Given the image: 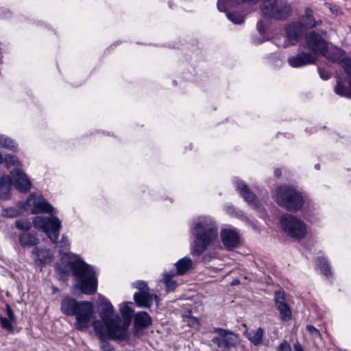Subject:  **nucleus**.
<instances>
[{
	"label": "nucleus",
	"instance_id": "ea45409f",
	"mask_svg": "<svg viewBox=\"0 0 351 351\" xmlns=\"http://www.w3.org/2000/svg\"><path fill=\"white\" fill-rule=\"evenodd\" d=\"M227 0H226V3L222 0H219L217 2V8L220 12H225L226 13L228 12L227 10V7L231 8L228 5Z\"/></svg>",
	"mask_w": 351,
	"mask_h": 351
},
{
	"label": "nucleus",
	"instance_id": "473e14b6",
	"mask_svg": "<svg viewBox=\"0 0 351 351\" xmlns=\"http://www.w3.org/2000/svg\"><path fill=\"white\" fill-rule=\"evenodd\" d=\"M348 79L351 77V58H346L341 64Z\"/></svg>",
	"mask_w": 351,
	"mask_h": 351
},
{
	"label": "nucleus",
	"instance_id": "ddd939ff",
	"mask_svg": "<svg viewBox=\"0 0 351 351\" xmlns=\"http://www.w3.org/2000/svg\"><path fill=\"white\" fill-rule=\"evenodd\" d=\"M285 31L289 43L293 45L299 42L306 29L298 21H294L287 25Z\"/></svg>",
	"mask_w": 351,
	"mask_h": 351
},
{
	"label": "nucleus",
	"instance_id": "8fccbe9b",
	"mask_svg": "<svg viewBox=\"0 0 351 351\" xmlns=\"http://www.w3.org/2000/svg\"><path fill=\"white\" fill-rule=\"evenodd\" d=\"M239 283H240V281L239 279H234L232 281L231 285H239Z\"/></svg>",
	"mask_w": 351,
	"mask_h": 351
},
{
	"label": "nucleus",
	"instance_id": "603ef678",
	"mask_svg": "<svg viewBox=\"0 0 351 351\" xmlns=\"http://www.w3.org/2000/svg\"><path fill=\"white\" fill-rule=\"evenodd\" d=\"M315 168L316 169L319 170V169H320V165H319V164H316V165H315Z\"/></svg>",
	"mask_w": 351,
	"mask_h": 351
},
{
	"label": "nucleus",
	"instance_id": "f257e3e1",
	"mask_svg": "<svg viewBox=\"0 0 351 351\" xmlns=\"http://www.w3.org/2000/svg\"><path fill=\"white\" fill-rule=\"evenodd\" d=\"M101 308L99 312L101 320H95L93 326L100 340L101 351H114L113 347L106 340L112 339L124 341L128 338L127 329L129 324L121 325L119 316L114 313L112 304L106 299L101 301Z\"/></svg>",
	"mask_w": 351,
	"mask_h": 351
},
{
	"label": "nucleus",
	"instance_id": "f704fd0d",
	"mask_svg": "<svg viewBox=\"0 0 351 351\" xmlns=\"http://www.w3.org/2000/svg\"><path fill=\"white\" fill-rule=\"evenodd\" d=\"M10 320L7 319L6 317H3L0 316V324L2 327L10 332H14V327L10 322Z\"/></svg>",
	"mask_w": 351,
	"mask_h": 351
},
{
	"label": "nucleus",
	"instance_id": "f3484780",
	"mask_svg": "<svg viewBox=\"0 0 351 351\" xmlns=\"http://www.w3.org/2000/svg\"><path fill=\"white\" fill-rule=\"evenodd\" d=\"M34 261L38 266L42 267L50 263L53 259V252L49 249H40L36 247L32 251Z\"/></svg>",
	"mask_w": 351,
	"mask_h": 351
},
{
	"label": "nucleus",
	"instance_id": "f8f14e48",
	"mask_svg": "<svg viewBox=\"0 0 351 351\" xmlns=\"http://www.w3.org/2000/svg\"><path fill=\"white\" fill-rule=\"evenodd\" d=\"M316 57L311 52L300 51L295 56L288 58L289 64L293 68L302 67L306 65L314 64Z\"/></svg>",
	"mask_w": 351,
	"mask_h": 351
},
{
	"label": "nucleus",
	"instance_id": "20e7f679",
	"mask_svg": "<svg viewBox=\"0 0 351 351\" xmlns=\"http://www.w3.org/2000/svg\"><path fill=\"white\" fill-rule=\"evenodd\" d=\"M60 310L66 316H75V328L80 331L86 330L90 326L95 313L92 302H78L69 297L62 301Z\"/></svg>",
	"mask_w": 351,
	"mask_h": 351
},
{
	"label": "nucleus",
	"instance_id": "f03ea898",
	"mask_svg": "<svg viewBox=\"0 0 351 351\" xmlns=\"http://www.w3.org/2000/svg\"><path fill=\"white\" fill-rule=\"evenodd\" d=\"M191 232L195 239L191 245V253L197 256L202 255L218 236L215 221L207 216H201L194 221Z\"/></svg>",
	"mask_w": 351,
	"mask_h": 351
},
{
	"label": "nucleus",
	"instance_id": "c756f323",
	"mask_svg": "<svg viewBox=\"0 0 351 351\" xmlns=\"http://www.w3.org/2000/svg\"><path fill=\"white\" fill-rule=\"evenodd\" d=\"M16 228L21 230H29L32 227V223L26 219H20L15 222Z\"/></svg>",
	"mask_w": 351,
	"mask_h": 351
},
{
	"label": "nucleus",
	"instance_id": "4be33fe9",
	"mask_svg": "<svg viewBox=\"0 0 351 351\" xmlns=\"http://www.w3.org/2000/svg\"><path fill=\"white\" fill-rule=\"evenodd\" d=\"M324 56L328 60L339 64L347 58L345 51L340 48H335L329 51L327 50V53Z\"/></svg>",
	"mask_w": 351,
	"mask_h": 351
},
{
	"label": "nucleus",
	"instance_id": "39448f33",
	"mask_svg": "<svg viewBox=\"0 0 351 351\" xmlns=\"http://www.w3.org/2000/svg\"><path fill=\"white\" fill-rule=\"evenodd\" d=\"M11 176L3 175L0 178V199H6L10 197L11 186L21 193L29 191L32 183L21 168L14 169L10 171Z\"/></svg>",
	"mask_w": 351,
	"mask_h": 351
},
{
	"label": "nucleus",
	"instance_id": "de8ad7c7",
	"mask_svg": "<svg viewBox=\"0 0 351 351\" xmlns=\"http://www.w3.org/2000/svg\"><path fill=\"white\" fill-rule=\"evenodd\" d=\"M282 175V171L280 169H276L274 170V176L276 177V178H280Z\"/></svg>",
	"mask_w": 351,
	"mask_h": 351
},
{
	"label": "nucleus",
	"instance_id": "6e6552de",
	"mask_svg": "<svg viewBox=\"0 0 351 351\" xmlns=\"http://www.w3.org/2000/svg\"><path fill=\"white\" fill-rule=\"evenodd\" d=\"M280 225L283 231L295 239H301L307 233L305 223L291 214H285L281 217Z\"/></svg>",
	"mask_w": 351,
	"mask_h": 351
},
{
	"label": "nucleus",
	"instance_id": "393cba45",
	"mask_svg": "<svg viewBox=\"0 0 351 351\" xmlns=\"http://www.w3.org/2000/svg\"><path fill=\"white\" fill-rule=\"evenodd\" d=\"M192 260L188 257L180 259L176 263L177 274L182 276L186 273L192 267Z\"/></svg>",
	"mask_w": 351,
	"mask_h": 351
},
{
	"label": "nucleus",
	"instance_id": "72a5a7b5",
	"mask_svg": "<svg viewBox=\"0 0 351 351\" xmlns=\"http://www.w3.org/2000/svg\"><path fill=\"white\" fill-rule=\"evenodd\" d=\"M120 312L122 316L124 317L125 319H130L131 317H132L134 311L128 305L125 304L124 306L120 308Z\"/></svg>",
	"mask_w": 351,
	"mask_h": 351
},
{
	"label": "nucleus",
	"instance_id": "c85d7f7f",
	"mask_svg": "<svg viewBox=\"0 0 351 351\" xmlns=\"http://www.w3.org/2000/svg\"><path fill=\"white\" fill-rule=\"evenodd\" d=\"M0 146L11 150H15L16 147L13 140L10 138L3 137V136H0Z\"/></svg>",
	"mask_w": 351,
	"mask_h": 351
},
{
	"label": "nucleus",
	"instance_id": "c03bdc74",
	"mask_svg": "<svg viewBox=\"0 0 351 351\" xmlns=\"http://www.w3.org/2000/svg\"><path fill=\"white\" fill-rule=\"evenodd\" d=\"M256 27H257L258 31L259 32V33L261 34H264L265 33V25H264V23L263 21H261V20L259 21L257 23Z\"/></svg>",
	"mask_w": 351,
	"mask_h": 351
},
{
	"label": "nucleus",
	"instance_id": "423d86ee",
	"mask_svg": "<svg viewBox=\"0 0 351 351\" xmlns=\"http://www.w3.org/2000/svg\"><path fill=\"white\" fill-rule=\"evenodd\" d=\"M276 202L278 206L292 213L299 211L304 204V199L302 193L289 185H282L278 187Z\"/></svg>",
	"mask_w": 351,
	"mask_h": 351
},
{
	"label": "nucleus",
	"instance_id": "864d4df0",
	"mask_svg": "<svg viewBox=\"0 0 351 351\" xmlns=\"http://www.w3.org/2000/svg\"><path fill=\"white\" fill-rule=\"evenodd\" d=\"M3 162L2 155L0 154V164Z\"/></svg>",
	"mask_w": 351,
	"mask_h": 351
},
{
	"label": "nucleus",
	"instance_id": "c9c22d12",
	"mask_svg": "<svg viewBox=\"0 0 351 351\" xmlns=\"http://www.w3.org/2000/svg\"><path fill=\"white\" fill-rule=\"evenodd\" d=\"M306 330L308 332V333L315 339L316 338H321L322 335L318 329H317L313 325H307Z\"/></svg>",
	"mask_w": 351,
	"mask_h": 351
},
{
	"label": "nucleus",
	"instance_id": "cd10ccee",
	"mask_svg": "<svg viewBox=\"0 0 351 351\" xmlns=\"http://www.w3.org/2000/svg\"><path fill=\"white\" fill-rule=\"evenodd\" d=\"M3 160H4L8 168H10L11 167H14V169L21 168V164L17 158L14 156L6 155L5 158H3Z\"/></svg>",
	"mask_w": 351,
	"mask_h": 351
},
{
	"label": "nucleus",
	"instance_id": "4468645a",
	"mask_svg": "<svg viewBox=\"0 0 351 351\" xmlns=\"http://www.w3.org/2000/svg\"><path fill=\"white\" fill-rule=\"evenodd\" d=\"M274 299L276 308L280 313V319L284 322L290 320L292 313L290 307L286 302L285 294L281 292H276Z\"/></svg>",
	"mask_w": 351,
	"mask_h": 351
},
{
	"label": "nucleus",
	"instance_id": "aec40b11",
	"mask_svg": "<svg viewBox=\"0 0 351 351\" xmlns=\"http://www.w3.org/2000/svg\"><path fill=\"white\" fill-rule=\"evenodd\" d=\"M153 297L149 291L136 292L134 295V300L138 306L149 308L152 304Z\"/></svg>",
	"mask_w": 351,
	"mask_h": 351
},
{
	"label": "nucleus",
	"instance_id": "6ab92c4d",
	"mask_svg": "<svg viewBox=\"0 0 351 351\" xmlns=\"http://www.w3.org/2000/svg\"><path fill=\"white\" fill-rule=\"evenodd\" d=\"M152 324V319L150 315L144 311L138 312L134 319V324L137 330H141L147 328Z\"/></svg>",
	"mask_w": 351,
	"mask_h": 351
},
{
	"label": "nucleus",
	"instance_id": "1a4fd4ad",
	"mask_svg": "<svg viewBox=\"0 0 351 351\" xmlns=\"http://www.w3.org/2000/svg\"><path fill=\"white\" fill-rule=\"evenodd\" d=\"M32 223L35 228L45 232L53 243L57 242L61 228V221L57 217L37 216L34 217Z\"/></svg>",
	"mask_w": 351,
	"mask_h": 351
},
{
	"label": "nucleus",
	"instance_id": "dca6fc26",
	"mask_svg": "<svg viewBox=\"0 0 351 351\" xmlns=\"http://www.w3.org/2000/svg\"><path fill=\"white\" fill-rule=\"evenodd\" d=\"M306 30L313 29L322 24L321 19H316L313 10L311 8H306L304 14L299 16L297 21Z\"/></svg>",
	"mask_w": 351,
	"mask_h": 351
},
{
	"label": "nucleus",
	"instance_id": "09e8293b",
	"mask_svg": "<svg viewBox=\"0 0 351 351\" xmlns=\"http://www.w3.org/2000/svg\"><path fill=\"white\" fill-rule=\"evenodd\" d=\"M259 0H243V3L256 4Z\"/></svg>",
	"mask_w": 351,
	"mask_h": 351
},
{
	"label": "nucleus",
	"instance_id": "a211bd4d",
	"mask_svg": "<svg viewBox=\"0 0 351 351\" xmlns=\"http://www.w3.org/2000/svg\"><path fill=\"white\" fill-rule=\"evenodd\" d=\"M221 238L223 244L228 249L236 247L239 241L238 234L232 230H221Z\"/></svg>",
	"mask_w": 351,
	"mask_h": 351
},
{
	"label": "nucleus",
	"instance_id": "79ce46f5",
	"mask_svg": "<svg viewBox=\"0 0 351 351\" xmlns=\"http://www.w3.org/2000/svg\"><path fill=\"white\" fill-rule=\"evenodd\" d=\"M317 70H318V73L319 74V76H320V77L322 79L326 80H328L330 78V74L328 72L323 70L320 67H318Z\"/></svg>",
	"mask_w": 351,
	"mask_h": 351
},
{
	"label": "nucleus",
	"instance_id": "e433bc0d",
	"mask_svg": "<svg viewBox=\"0 0 351 351\" xmlns=\"http://www.w3.org/2000/svg\"><path fill=\"white\" fill-rule=\"evenodd\" d=\"M134 286L139 290L138 292L149 291V287H147V283L144 281H137L134 283Z\"/></svg>",
	"mask_w": 351,
	"mask_h": 351
},
{
	"label": "nucleus",
	"instance_id": "3c124183",
	"mask_svg": "<svg viewBox=\"0 0 351 351\" xmlns=\"http://www.w3.org/2000/svg\"><path fill=\"white\" fill-rule=\"evenodd\" d=\"M237 190L239 191V193L241 194V187L240 186L239 184L237 185Z\"/></svg>",
	"mask_w": 351,
	"mask_h": 351
},
{
	"label": "nucleus",
	"instance_id": "a19ab883",
	"mask_svg": "<svg viewBox=\"0 0 351 351\" xmlns=\"http://www.w3.org/2000/svg\"><path fill=\"white\" fill-rule=\"evenodd\" d=\"M6 311L9 319L12 322H14L16 320V316L8 304H6Z\"/></svg>",
	"mask_w": 351,
	"mask_h": 351
},
{
	"label": "nucleus",
	"instance_id": "37998d69",
	"mask_svg": "<svg viewBox=\"0 0 351 351\" xmlns=\"http://www.w3.org/2000/svg\"><path fill=\"white\" fill-rule=\"evenodd\" d=\"M177 274V270H171L169 272H167L164 274L163 280H172V278L176 276Z\"/></svg>",
	"mask_w": 351,
	"mask_h": 351
},
{
	"label": "nucleus",
	"instance_id": "9d476101",
	"mask_svg": "<svg viewBox=\"0 0 351 351\" xmlns=\"http://www.w3.org/2000/svg\"><path fill=\"white\" fill-rule=\"evenodd\" d=\"M306 47L315 55L326 56L328 44L326 40L318 33L311 31L304 36Z\"/></svg>",
	"mask_w": 351,
	"mask_h": 351
},
{
	"label": "nucleus",
	"instance_id": "9b49d317",
	"mask_svg": "<svg viewBox=\"0 0 351 351\" xmlns=\"http://www.w3.org/2000/svg\"><path fill=\"white\" fill-rule=\"evenodd\" d=\"M213 332L218 335L213 338L212 342L221 350H226L234 346L239 340L237 335L221 328H214Z\"/></svg>",
	"mask_w": 351,
	"mask_h": 351
},
{
	"label": "nucleus",
	"instance_id": "2f4dec72",
	"mask_svg": "<svg viewBox=\"0 0 351 351\" xmlns=\"http://www.w3.org/2000/svg\"><path fill=\"white\" fill-rule=\"evenodd\" d=\"M58 246L60 248V253L66 254L69 248L68 238L65 236H63L61 239V241L59 242Z\"/></svg>",
	"mask_w": 351,
	"mask_h": 351
},
{
	"label": "nucleus",
	"instance_id": "5701e85b",
	"mask_svg": "<svg viewBox=\"0 0 351 351\" xmlns=\"http://www.w3.org/2000/svg\"><path fill=\"white\" fill-rule=\"evenodd\" d=\"M20 245L23 247H32L39 243V239L32 232H25L19 236Z\"/></svg>",
	"mask_w": 351,
	"mask_h": 351
},
{
	"label": "nucleus",
	"instance_id": "bb28decb",
	"mask_svg": "<svg viewBox=\"0 0 351 351\" xmlns=\"http://www.w3.org/2000/svg\"><path fill=\"white\" fill-rule=\"evenodd\" d=\"M334 90L338 95L351 99V93L348 90L346 85L340 80L337 81Z\"/></svg>",
	"mask_w": 351,
	"mask_h": 351
},
{
	"label": "nucleus",
	"instance_id": "49530a36",
	"mask_svg": "<svg viewBox=\"0 0 351 351\" xmlns=\"http://www.w3.org/2000/svg\"><path fill=\"white\" fill-rule=\"evenodd\" d=\"M293 348L295 351H304L302 346L298 342L293 345Z\"/></svg>",
	"mask_w": 351,
	"mask_h": 351
},
{
	"label": "nucleus",
	"instance_id": "412c9836",
	"mask_svg": "<svg viewBox=\"0 0 351 351\" xmlns=\"http://www.w3.org/2000/svg\"><path fill=\"white\" fill-rule=\"evenodd\" d=\"M264 330L262 328L257 330H246L243 335L249 339V341L254 346L260 345L262 343Z\"/></svg>",
	"mask_w": 351,
	"mask_h": 351
},
{
	"label": "nucleus",
	"instance_id": "b1692460",
	"mask_svg": "<svg viewBox=\"0 0 351 351\" xmlns=\"http://www.w3.org/2000/svg\"><path fill=\"white\" fill-rule=\"evenodd\" d=\"M243 197L250 205L258 208L259 202L256 195L249 189L248 186L243 183Z\"/></svg>",
	"mask_w": 351,
	"mask_h": 351
},
{
	"label": "nucleus",
	"instance_id": "7ed1b4c3",
	"mask_svg": "<svg viewBox=\"0 0 351 351\" xmlns=\"http://www.w3.org/2000/svg\"><path fill=\"white\" fill-rule=\"evenodd\" d=\"M58 269L63 274L71 271L77 282V287L83 293L92 295L96 292L97 288L96 274L93 267L84 261L76 259L69 261L66 265H59Z\"/></svg>",
	"mask_w": 351,
	"mask_h": 351
},
{
	"label": "nucleus",
	"instance_id": "58836bf2",
	"mask_svg": "<svg viewBox=\"0 0 351 351\" xmlns=\"http://www.w3.org/2000/svg\"><path fill=\"white\" fill-rule=\"evenodd\" d=\"M277 351H291V348L290 344L285 340L278 346Z\"/></svg>",
	"mask_w": 351,
	"mask_h": 351
},
{
	"label": "nucleus",
	"instance_id": "7c9ffc66",
	"mask_svg": "<svg viewBox=\"0 0 351 351\" xmlns=\"http://www.w3.org/2000/svg\"><path fill=\"white\" fill-rule=\"evenodd\" d=\"M226 16L233 23L237 25L241 24V15L238 12H227Z\"/></svg>",
	"mask_w": 351,
	"mask_h": 351
},
{
	"label": "nucleus",
	"instance_id": "a18cd8bd",
	"mask_svg": "<svg viewBox=\"0 0 351 351\" xmlns=\"http://www.w3.org/2000/svg\"><path fill=\"white\" fill-rule=\"evenodd\" d=\"M228 5L230 7H237L240 5L241 0H227Z\"/></svg>",
	"mask_w": 351,
	"mask_h": 351
},
{
	"label": "nucleus",
	"instance_id": "0eeeda50",
	"mask_svg": "<svg viewBox=\"0 0 351 351\" xmlns=\"http://www.w3.org/2000/svg\"><path fill=\"white\" fill-rule=\"evenodd\" d=\"M261 10L265 19L285 21L291 14L292 8L287 0H263Z\"/></svg>",
	"mask_w": 351,
	"mask_h": 351
},
{
	"label": "nucleus",
	"instance_id": "4c0bfd02",
	"mask_svg": "<svg viewBox=\"0 0 351 351\" xmlns=\"http://www.w3.org/2000/svg\"><path fill=\"white\" fill-rule=\"evenodd\" d=\"M164 283L166 285L167 291H173L176 288L178 284L173 280H163Z\"/></svg>",
	"mask_w": 351,
	"mask_h": 351
},
{
	"label": "nucleus",
	"instance_id": "2eb2a0df",
	"mask_svg": "<svg viewBox=\"0 0 351 351\" xmlns=\"http://www.w3.org/2000/svg\"><path fill=\"white\" fill-rule=\"evenodd\" d=\"M36 195L31 194L27 199L26 203L29 206H33L31 211L32 214H37L41 213H51L53 210V207L46 200L42 199L41 201L36 200Z\"/></svg>",
	"mask_w": 351,
	"mask_h": 351
},
{
	"label": "nucleus",
	"instance_id": "a878e982",
	"mask_svg": "<svg viewBox=\"0 0 351 351\" xmlns=\"http://www.w3.org/2000/svg\"><path fill=\"white\" fill-rule=\"evenodd\" d=\"M316 265L321 273L325 276L330 277L332 275L330 267L326 258L322 256L318 257L316 261Z\"/></svg>",
	"mask_w": 351,
	"mask_h": 351
}]
</instances>
